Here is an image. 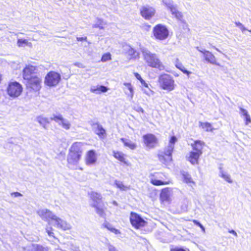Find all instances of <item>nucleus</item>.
<instances>
[{
	"instance_id": "f257e3e1",
	"label": "nucleus",
	"mask_w": 251,
	"mask_h": 251,
	"mask_svg": "<svg viewBox=\"0 0 251 251\" xmlns=\"http://www.w3.org/2000/svg\"><path fill=\"white\" fill-rule=\"evenodd\" d=\"M22 76L26 81L27 88L34 92H39L42 86V78L37 73V67L31 64L25 66L22 71Z\"/></svg>"
},
{
	"instance_id": "f03ea898",
	"label": "nucleus",
	"mask_w": 251,
	"mask_h": 251,
	"mask_svg": "<svg viewBox=\"0 0 251 251\" xmlns=\"http://www.w3.org/2000/svg\"><path fill=\"white\" fill-rule=\"evenodd\" d=\"M82 145L83 143L80 142H75L72 144L67 157L68 163L76 164L81 159L83 152Z\"/></svg>"
},
{
	"instance_id": "7ed1b4c3",
	"label": "nucleus",
	"mask_w": 251,
	"mask_h": 251,
	"mask_svg": "<svg viewBox=\"0 0 251 251\" xmlns=\"http://www.w3.org/2000/svg\"><path fill=\"white\" fill-rule=\"evenodd\" d=\"M157 83L161 89L169 92L173 91L176 86L173 76L165 73L158 76Z\"/></svg>"
},
{
	"instance_id": "20e7f679",
	"label": "nucleus",
	"mask_w": 251,
	"mask_h": 251,
	"mask_svg": "<svg viewBox=\"0 0 251 251\" xmlns=\"http://www.w3.org/2000/svg\"><path fill=\"white\" fill-rule=\"evenodd\" d=\"M144 57L148 66L159 71H163L166 69L165 65L155 53H146L144 54Z\"/></svg>"
},
{
	"instance_id": "39448f33",
	"label": "nucleus",
	"mask_w": 251,
	"mask_h": 251,
	"mask_svg": "<svg viewBox=\"0 0 251 251\" xmlns=\"http://www.w3.org/2000/svg\"><path fill=\"white\" fill-rule=\"evenodd\" d=\"M150 183L154 186H163L170 184L171 181L168 179L167 176L163 172H154L149 175Z\"/></svg>"
},
{
	"instance_id": "423d86ee",
	"label": "nucleus",
	"mask_w": 251,
	"mask_h": 251,
	"mask_svg": "<svg viewBox=\"0 0 251 251\" xmlns=\"http://www.w3.org/2000/svg\"><path fill=\"white\" fill-rule=\"evenodd\" d=\"M23 91V86L19 82L16 81L8 82L6 92L10 98H18L22 94Z\"/></svg>"
},
{
	"instance_id": "0eeeda50",
	"label": "nucleus",
	"mask_w": 251,
	"mask_h": 251,
	"mask_svg": "<svg viewBox=\"0 0 251 251\" xmlns=\"http://www.w3.org/2000/svg\"><path fill=\"white\" fill-rule=\"evenodd\" d=\"M129 221L132 226L135 229H141L148 225L147 221H145L139 214L134 212H130Z\"/></svg>"
},
{
	"instance_id": "6e6552de",
	"label": "nucleus",
	"mask_w": 251,
	"mask_h": 251,
	"mask_svg": "<svg viewBox=\"0 0 251 251\" xmlns=\"http://www.w3.org/2000/svg\"><path fill=\"white\" fill-rule=\"evenodd\" d=\"M152 34L156 39L162 41L168 37L169 32L165 25L157 24L153 27Z\"/></svg>"
},
{
	"instance_id": "1a4fd4ad",
	"label": "nucleus",
	"mask_w": 251,
	"mask_h": 251,
	"mask_svg": "<svg viewBox=\"0 0 251 251\" xmlns=\"http://www.w3.org/2000/svg\"><path fill=\"white\" fill-rule=\"evenodd\" d=\"M61 75L58 73L50 71L45 76L44 83L49 87L56 86L61 81Z\"/></svg>"
},
{
	"instance_id": "9d476101",
	"label": "nucleus",
	"mask_w": 251,
	"mask_h": 251,
	"mask_svg": "<svg viewBox=\"0 0 251 251\" xmlns=\"http://www.w3.org/2000/svg\"><path fill=\"white\" fill-rule=\"evenodd\" d=\"M89 196L91 200L94 202V203L92 205V206L95 208L97 213L100 216L104 215V208L98 205V203L102 200V197L100 194L96 192H91L89 194Z\"/></svg>"
},
{
	"instance_id": "9b49d317",
	"label": "nucleus",
	"mask_w": 251,
	"mask_h": 251,
	"mask_svg": "<svg viewBox=\"0 0 251 251\" xmlns=\"http://www.w3.org/2000/svg\"><path fill=\"white\" fill-rule=\"evenodd\" d=\"M143 142L149 148H154L158 144V139L153 134L147 133L143 136Z\"/></svg>"
},
{
	"instance_id": "f8f14e48",
	"label": "nucleus",
	"mask_w": 251,
	"mask_h": 251,
	"mask_svg": "<svg viewBox=\"0 0 251 251\" xmlns=\"http://www.w3.org/2000/svg\"><path fill=\"white\" fill-rule=\"evenodd\" d=\"M38 214L43 220L49 223L51 221L58 222L60 220L48 209L40 210L38 211Z\"/></svg>"
},
{
	"instance_id": "ddd939ff",
	"label": "nucleus",
	"mask_w": 251,
	"mask_h": 251,
	"mask_svg": "<svg viewBox=\"0 0 251 251\" xmlns=\"http://www.w3.org/2000/svg\"><path fill=\"white\" fill-rule=\"evenodd\" d=\"M140 13L144 19L149 20L154 16L155 10L152 7L143 6L140 9Z\"/></svg>"
},
{
	"instance_id": "4468645a",
	"label": "nucleus",
	"mask_w": 251,
	"mask_h": 251,
	"mask_svg": "<svg viewBox=\"0 0 251 251\" xmlns=\"http://www.w3.org/2000/svg\"><path fill=\"white\" fill-rule=\"evenodd\" d=\"M97 158L96 152L93 150L88 151L86 154L85 163L87 165L95 164L97 162Z\"/></svg>"
},
{
	"instance_id": "2eb2a0df",
	"label": "nucleus",
	"mask_w": 251,
	"mask_h": 251,
	"mask_svg": "<svg viewBox=\"0 0 251 251\" xmlns=\"http://www.w3.org/2000/svg\"><path fill=\"white\" fill-rule=\"evenodd\" d=\"M172 188L170 187L163 188L161 190L159 195V199L161 202H164L170 201L171 191Z\"/></svg>"
},
{
	"instance_id": "dca6fc26",
	"label": "nucleus",
	"mask_w": 251,
	"mask_h": 251,
	"mask_svg": "<svg viewBox=\"0 0 251 251\" xmlns=\"http://www.w3.org/2000/svg\"><path fill=\"white\" fill-rule=\"evenodd\" d=\"M200 51L202 53L205 60L207 62L212 64L220 66L215 56L211 52L208 50H200Z\"/></svg>"
},
{
	"instance_id": "f3484780",
	"label": "nucleus",
	"mask_w": 251,
	"mask_h": 251,
	"mask_svg": "<svg viewBox=\"0 0 251 251\" xmlns=\"http://www.w3.org/2000/svg\"><path fill=\"white\" fill-rule=\"evenodd\" d=\"M202 154L194 151H190L187 157V160L193 165H198L200 156Z\"/></svg>"
},
{
	"instance_id": "a211bd4d",
	"label": "nucleus",
	"mask_w": 251,
	"mask_h": 251,
	"mask_svg": "<svg viewBox=\"0 0 251 251\" xmlns=\"http://www.w3.org/2000/svg\"><path fill=\"white\" fill-rule=\"evenodd\" d=\"M205 146V143L200 140H195L191 144V147L192 148V151L199 152L201 154L203 153L202 150Z\"/></svg>"
},
{
	"instance_id": "6ab92c4d",
	"label": "nucleus",
	"mask_w": 251,
	"mask_h": 251,
	"mask_svg": "<svg viewBox=\"0 0 251 251\" xmlns=\"http://www.w3.org/2000/svg\"><path fill=\"white\" fill-rule=\"evenodd\" d=\"M113 156L115 159L123 164L126 166L130 165L129 162L126 160V155L122 151H113Z\"/></svg>"
},
{
	"instance_id": "aec40b11",
	"label": "nucleus",
	"mask_w": 251,
	"mask_h": 251,
	"mask_svg": "<svg viewBox=\"0 0 251 251\" xmlns=\"http://www.w3.org/2000/svg\"><path fill=\"white\" fill-rule=\"evenodd\" d=\"M95 126L94 132L100 138L104 139L106 136V130L103 128L100 124L96 123L94 124Z\"/></svg>"
},
{
	"instance_id": "412c9836",
	"label": "nucleus",
	"mask_w": 251,
	"mask_h": 251,
	"mask_svg": "<svg viewBox=\"0 0 251 251\" xmlns=\"http://www.w3.org/2000/svg\"><path fill=\"white\" fill-rule=\"evenodd\" d=\"M173 151V147H172L171 150L168 151L167 152H164L163 154L159 155V159L162 161L163 163L166 164L168 162L172 160V154Z\"/></svg>"
},
{
	"instance_id": "4be33fe9",
	"label": "nucleus",
	"mask_w": 251,
	"mask_h": 251,
	"mask_svg": "<svg viewBox=\"0 0 251 251\" xmlns=\"http://www.w3.org/2000/svg\"><path fill=\"white\" fill-rule=\"evenodd\" d=\"M108 88L103 85H98L97 86H93L90 88V91L92 93L100 94L102 93H105L107 91Z\"/></svg>"
},
{
	"instance_id": "5701e85b",
	"label": "nucleus",
	"mask_w": 251,
	"mask_h": 251,
	"mask_svg": "<svg viewBox=\"0 0 251 251\" xmlns=\"http://www.w3.org/2000/svg\"><path fill=\"white\" fill-rule=\"evenodd\" d=\"M126 53L130 60H135L139 58V53L130 47Z\"/></svg>"
},
{
	"instance_id": "b1692460",
	"label": "nucleus",
	"mask_w": 251,
	"mask_h": 251,
	"mask_svg": "<svg viewBox=\"0 0 251 251\" xmlns=\"http://www.w3.org/2000/svg\"><path fill=\"white\" fill-rule=\"evenodd\" d=\"M199 126L205 132H212L214 128L212 124L208 122H199Z\"/></svg>"
},
{
	"instance_id": "393cba45",
	"label": "nucleus",
	"mask_w": 251,
	"mask_h": 251,
	"mask_svg": "<svg viewBox=\"0 0 251 251\" xmlns=\"http://www.w3.org/2000/svg\"><path fill=\"white\" fill-rule=\"evenodd\" d=\"M181 175L182 176V180L184 182L189 184L192 183L194 184L195 182L193 180L190 175L188 174L187 172H182L181 173Z\"/></svg>"
},
{
	"instance_id": "a878e982",
	"label": "nucleus",
	"mask_w": 251,
	"mask_h": 251,
	"mask_svg": "<svg viewBox=\"0 0 251 251\" xmlns=\"http://www.w3.org/2000/svg\"><path fill=\"white\" fill-rule=\"evenodd\" d=\"M114 184L118 188H119L120 190L122 191H126L127 189H130L129 186H126L122 182L119 180H115L114 182Z\"/></svg>"
},
{
	"instance_id": "bb28decb",
	"label": "nucleus",
	"mask_w": 251,
	"mask_h": 251,
	"mask_svg": "<svg viewBox=\"0 0 251 251\" xmlns=\"http://www.w3.org/2000/svg\"><path fill=\"white\" fill-rule=\"evenodd\" d=\"M121 140L125 146L128 147L131 150H134L136 148V145L135 143L127 142L125 138H121Z\"/></svg>"
},
{
	"instance_id": "cd10ccee",
	"label": "nucleus",
	"mask_w": 251,
	"mask_h": 251,
	"mask_svg": "<svg viewBox=\"0 0 251 251\" xmlns=\"http://www.w3.org/2000/svg\"><path fill=\"white\" fill-rule=\"evenodd\" d=\"M31 45V43L29 42L28 40L25 39H19L17 40V46L19 47H22L24 46H29Z\"/></svg>"
},
{
	"instance_id": "c85d7f7f",
	"label": "nucleus",
	"mask_w": 251,
	"mask_h": 251,
	"mask_svg": "<svg viewBox=\"0 0 251 251\" xmlns=\"http://www.w3.org/2000/svg\"><path fill=\"white\" fill-rule=\"evenodd\" d=\"M110 60H111V55L109 52L104 53L100 59V61L102 62H105Z\"/></svg>"
},
{
	"instance_id": "c756f323",
	"label": "nucleus",
	"mask_w": 251,
	"mask_h": 251,
	"mask_svg": "<svg viewBox=\"0 0 251 251\" xmlns=\"http://www.w3.org/2000/svg\"><path fill=\"white\" fill-rule=\"evenodd\" d=\"M104 227L115 234H119L121 233L120 231L118 229L109 226L108 224H105L104 225Z\"/></svg>"
},
{
	"instance_id": "7c9ffc66",
	"label": "nucleus",
	"mask_w": 251,
	"mask_h": 251,
	"mask_svg": "<svg viewBox=\"0 0 251 251\" xmlns=\"http://www.w3.org/2000/svg\"><path fill=\"white\" fill-rule=\"evenodd\" d=\"M176 66L177 69L180 70L184 74H186L188 75H190V72L186 70L181 63L176 64Z\"/></svg>"
},
{
	"instance_id": "2f4dec72",
	"label": "nucleus",
	"mask_w": 251,
	"mask_h": 251,
	"mask_svg": "<svg viewBox=\"0 0 251 251\" xmlns=\"http://www.w3.org/2000/svg\"><path fill=\"white\" fill-rule=\"evenodd\" d=\"M134 75L136 77V78L140 81V82L143 85H144L146 87H148V84H147V83L142 79L141 75L138 73H134Z\"/></svg>"
},
{
	"instance_id": "473e14b6",
	"label": "nucleus",
	"mask_w": 251,
	"mask_h": 251,
	"mask_svg": "<svg viewBox=\"0 0 251 251\" xmlns=\"http://www.w3.org/2000/svg\"><path fill=\"white\" fill-rule=\"evenodd\" d=\"M61 122V125L65 129H69L70 128V124L69 122L66 121L64 119H63V120H62Z\"/></svg>"
},
{
	"instance_id": "72a5a7b5",
	"label": "nucleus",
	"mask_w": 251,
	"mask_h": 251,
	"mask_svg": "<svg viewBox=\"0 0 251 251\" xmlns=\"http://www.w3.org/2000/svg\"><path fill=\"white\" fill-rule=\"evenodd\" d=\"M221 176L228 183H232V181L230 177V176L226 174L222 173Z\"/></svg>"
},
{
	"instance_id": "f704fd0d",
	"label": "nucleus",
	"mask_w": 251,
	"mask_h": 251,
	"mask_svg": "<svg viewBox=\"0 0 251 251\" xmlns=\"http://www.w3.org/2000/svg\"><path fill=\"white\" fill-rule=\"evenodd\" d=\"M170 251H189L187 248H183L179 247H175L170 249Z\"/></svg>"
},
{
	"instance_id": "c9c22d12",
	"label": "nucleus",
	"mask_w": 251,
	"mask_h": 251,
	"mask_svg": "<svg viewBox=\"0 0 251 251\" xmlns=\"http://www.w3.org/2000/svg\"><path fill=\"white\" fill-rule=\"evenodd\" d=\"M173 15L178 20L180 21H182L183 20V16L182 14L179 12V11H177L176 13H175Z\"/></svg>"
},
{
	"instance_id": "e433bc0d",
	"label": "nucleus",
	"mask_w": 251,
	"mask_h": 251,
	"mask_svg": "<svg viewBox=\"0 0 251 251\" xmlns=\"http://www.w3.org/2000/svg\"><path fill=\"white\" fill-rule=\"evenodd\" d=\"M192 222L193 223L195 224L196 225L198 226H199L201 229L202 230V231H203V232L205 231V228L204 227H203V226L198 221H197V220H192Z\"/></svg>"
},
{
	"instance_id": "4c0bfd02",
	"label": "nucleus",
	"mask_w": 251,
	"mask_h": 251,
	"mask_svg": "<svg viewBox=\"0 0 251 251\" xmlns=\"http://www.w3.org/2000/svg\"><path fill=\"white\" fill-rule=\"evenodd\" d=\"M63 117L61 115H55L51 119L55 122H58L59 121H61L63 120Z\"/></svg>"
},
{
	"instance_id": "58836bf2",
	"label": "nucleus",
	"mask_w": 251,
	"mask_h": 251,
	"mask_svg": "<svg viewBox=\"0 0 251 251\" xmlns=\"http://www.w3.org/2000/svg\"><path fill=\"white\" fill-rule=\"evenodd\" d=\"M124 85L127 88V89L129 90V92L131 94L133 93V90L132 87V85L131 83H126L124 84Z\"/></svg>"
},
{
	"instance_id": "ea45409f",
	"label": "nucleus",
	"mask_w": 251,
	"mask_h": 251,
	"mask_svg": "<svg viewBox=\"0 0 251 251\" xmlns=\"http://www.w3.org/2000/svg\"><path fill=\"white\" fill-rule=\"evenodd\" d=\"M169 8L172 15H173L175 13L178 11L176 8L173 5L169 6Z\"/></svg>"
},
{
	"instance_id": "a19ab883",
	"label": "nucleus",
	"mask_w": 251,
	"mask_h": 251,
	"mask_svg": "<svg viewBox=\"0 0 251 251\" xmlns=\"http://www.w3.org/2000/svg\"><path fill=\"white\" fill-rule=\"evenodd\" d=\"M52 228L51 227L49 229H47V232L49 236H51L53 238H55L54 233L52 231Z\"/></svg>"
},
{
	"instance_id": "79ce46f5",
	"label": "nucleus",
	"mask_w": 251,
	"mask_h": 251,
	"mask_svg": "<svg viewBox=\"0 0 251 251\" xmlns=\"http://www.w3.org/2000/svg\"><path fill=\"white\" fill-rule=\"evenodd\" d=\"M240 111L241 115L244 117H245L248 114L247 111L243 108H240Z\"/></svg>"
},
{
	"instance_id": "37998d69",
	"label": "nucleus",
	"mask_w": 251,
	"mask_h": 251,
	"mask_svg": "<svg viewBox=\"0 0 251 251\" xmlns=\"http://www.w3.org/2000/svg\"><path fill=\"white\" fill-rule=\"evenodd\" d=\"M244 117L245 118V123L246 125H248L249 123L251 122V117L249 114H248L247 116Z\"/></svg>"
},
{
	"instance_id": "c03bdc74",
	"label": "nucleus",
	"mask_w": 251,
	"mask_h": 251,
	"mask_svg": "<svg viewBox=\"0 0 251 251\" xmlns=\"http://www.w3.org/2000/svg\"><path fill=\"white\" fill-rule=\"evenodd\" d=\"M177 141L176 138L175 136H172L171 137L169 142L171 144H174Z\"/></svg>"
},
{
	"instance_id": "a18cd8bd",
	"label": "nucleus",
	"mask_w": 251,
	"mask_h": 251,
	"mask_svg": "<svg viewBox=\"0 0 251 251\" xmlns=\"http://www.w3.org/2000/svg\"><path fill=\"white\" fill-rule=\"evenodd\" d=\"M235 24L237 26H239L241 28L242 31H243L246 30L245 27L244 26V25L241 23L238 22V23H236Z\"/></svg>"
},
{
	"instance_id": "49530a36",
	"label": "nucleus",
	"mask_w": 251,
	"mask_h": 251,
	"mask_svg": "<svg viewBox=\"0 0 251 251\" xmlns=\"http://www.w3.org/2000/svg\"><path fill=\"white\" fill-rule=\"evenodd\" d=\"M12 195L14 196L15 197H17L22 196L21 194H20V193L17 192H14V193H12Z\"/></svg>"
},
{
	"instance_id": "de8ad7c7",
	"label": "nucleus",
	"mask_w": 251,
	"mask_h": 251,
	"mask_svg": "<svg viewBox=\"0 0 251 251\" xmlns=\"http://www.w3.org/2000/svg\"><path fill=\"white\" fill-rule=\"evenodd\" d=\"M87 39V37H77V40L78 41H86Z\"/></svg>"
},
{
	"instance_id": "09e8293b",
	"label": "nucleus",
	"mask_w": 251,
	"mask_h": 251,
	"mask_svg": "<svg viewBox=\"0 0 251 251\" xmlns=\"http://www.w3.org/2000/svg\"><path fill=\"white\" fill-rule=\"evenodd\" d=\"M75 66L79 67V68H83L82 64L79 62H76L74 64Z\"/></svg>"
},
{
	"instance_id": "8fccbe9b",
	"label": "nucleus",
	"mask_w": 251,
	"mask_h": 251,
	"mask_svg": "<svg viewBox=\"0 0 251 251\" xmlns=\"http://www.w3.org/2000/svg\"><path fill=\"white\" fill-rule=\"evenodd\" d=\"M229 232L230 233H232V234H233L235 236H237V235L236 232L234 230H229Z\"/></svg>"
},
{
	"instance_id": "3c124183",
	"label": "nucleus",
	"mask_w": 251,
	"mask_h": 251,
	"mask_svg": "<svg viewBox=\"0 0 251 251\" xmlns=\"http://www.w3.org/2000/svg\"><path fill=\"white\" fill-rule=\"evenodd\" d=\"M109 251H117L115 248L111 247L109 249Z\"/></svg>"
},
{
	"instance_id": "603ef678",
	"label": "nucleus",
	"mask_w": 251,
	"mask_h": 251,
	"mask_svg": "<svg viewBox=\"0 0 251 251\" xmlns=\"http://www.w3.org/2000/svg\"><path fill=\"white\" fill-rule=\"evenodd\" d=\"M140 111L142 112H144V110L142 108H141V110Z\"/></svg>"
},
{
	"instance_id": "864d4df0",
	"label": "nucleus",
	"mask_w": 251,
	"mask_h": 251,
	"mask_svg": "<svg viewBox=\"0 0 251 251\" xmlns=\"http://www.w3.org/2000/svg\"><path fill=\"white\" fill-rule=\"evenodd\" d=\"M147 26L148 28H151V25H147Z\"/></svg>"
}]
</instances>
